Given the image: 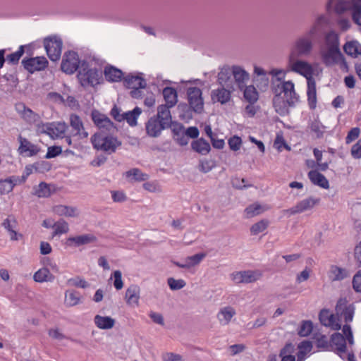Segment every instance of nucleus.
I'll use <instances>...</instances> for the list:
<instances>
[{"label":"nucleus","instance_id":"obj_5","mask_svg":"<svg viewBox=\"0 0 361 361\" xmlns=\"http://www.w3.org/2000/svg\"><path fill=\"white\" fill-rule=\"evenodd\" d=\"M91 142L94 149L112 154L116 152L118 147L121 145V142L113 136H103L95 133L91 137Z\"/></svg>","mask_w":361,"mask_h":361},{"label":"nucleus","instance_id":"obj_17","mask_svg":"<svg viewBox=\"0 0 361 361\" xmlns=\"http://www.w3.org/2000/svg\"><path fill=\"white\" fill-rule=\"evenodd\" d=\"M70 126L72 128L71 135L78 137V139L87 138L89 134L85 130L83 123L79 116L72 114L70 115Z\"/></svg>","mask_w":361,"mask_h":361},{"label":"nucleus","instance_id":"obj_25","mask_svg":"<svg viewBox=\"0 0 361 361\" xmlns=\"http://www.w3.org/2000/svg\"><path fill=\"white\" fill-rule=\"evenodd\" d=\"M96 238L92 234L71 236L66 239V245L69 247H79L94 242Z\"/></svg>","mask_w":361,"mask_h":361},{"label":"nucleus","instance_id":"obj_62","mask_svg":"<svg viewBox=\"0 0 361 361\" xmlns=\"http://www.w3.org/2000/svg\"><path fill=\"white\" fill-rule=\"evenodd\" d=\"M62 152V149L59 146H52L48 147L47 152L45 155L46 159H51L59 155Z\"/></svg>","mask_w":361,"mask_h":361},{"label":"nucleus","instance_id":"obj_36","mask_svg":"<svg viewBox=\"0 0 361 361\" xmlns=\"http://www.w3.org/2000/svg\"><path fill=\"white\" fill-rule=\"evenodd\" d=\"M192 149L202 155L207 154L211 149L209 143L203 138H199L191 143Z\"/></svg>","mask_w":361,"mask_h":361},{"label":"nucleus","instance_id":"obj_34","mask_svg":"<svg viewBox=\"0 0 361 361\" xmlns=\"http://www.w3.org/2000/svg\"><path fill=\"white\" fill-rule=\"evenodd\" d=\"M54 279V276L46 267L39 269L33 275L34 281L37 283L52 282Z\"/></svg>","mask_w":361,"mask_h":361},{"label":"nucleus","instance_id":"obj_48","mask_svg":"<svg viewBox=\"0 0 361 361\" xmlns=\"http://www.w3.org/2000/svg\"><path fill=\"white\" fill-rule=\"evenodd\" d=\"M34 194L39 197H47L51 195V190L48 184L41 182L34 188Z\"/></svg>","mask_w":361,"mask_h":361},{"label":"nucleus","instance_id":"obj_1","mask_svg":"<svg viewBox=\"0 0 361 361\" xmlns=\"http://www.w3.org/2000/svg\"><path fill=\"white\" fill-rule=\"evenodd\" d=\"M269 74L274 77L271 81V91L274 94L273 106L279 115L284 116L299 102L300 97L295 92L294 83L284 80L286 73L283 70L273 69Z\"/></svg>","mask_w":361,"mask_h":361},{"label":"nucleus","instance_id":"obj_3","mask_svg":"<svg viewBox=\"0 0 361 361\" xmlns=\"http://www.w3.org/2000/svg\"><path fill=\"white\" fill-rule=\"evenodd\" d=\"M326 8L339 14L350 9L353 22L361 27V0H329Z\"/></svg>","mask_w":361,"mask_h":361},{"label":"nucleus","instance_id":"obj_61","mask_svg":"<svg viewBox=\"0 0 361 361\" xmlns=\"http://www.w3.org/2000/svg\"><path fill=\"white\" fill-rule=\"evenodd\" d=\"M214 167V164L210 160H202L199 165L200 171L204 173L209 172Z\"/></svg>","mask_w":361,"mask_h":361},{"label":"nucleus","instance_id":"obj_64","mask_svg":"<svg viewBox=\"0 0 361 361\" xmlns=\"http://www.w3.org/2000/svg\"><path fill=\"white\" fill-rule=\"evenodd\" d=\"M351 154L355 159L361 158V140L353 145L351 148Z\"/></svg>","mask_w":361,"mask_h":361},{"label":"nucleus","instance_id":"obj_39","mask_svg":"<svg viewBox=\"0 0 361 361\" xmlns=\"http://www.w3.org/2000/svg\"><path fill=\"white\" fill-rule=\"evenodd\" d=\"M104 76L110 82H118L123 77V72L113 66H107L104 69Z\"/></svg>","mask_w":361,"mask_h":361},{"label":"nucleus","instance_id":"obj_51","mask_svg":"<svg viewBox=\"0 0 361 361\" xmlns=\"http://www.w3.org/2000/svg\"><path fill=\"white\" fill-rule=\"evenodd\" d=\"M269 225V221L266 219H262L254 224L250 228L252 235H257L259 233L265 231Z\"/></svg>","mask_w":361,"mask_h":361},{"label":"nucleus","instance_id":"obj_9","mask_svg":"<svg viewBox=\"0 0 361 361\" xmlns=\"http://www.w3.org/2000/svg\"><path fill=\"white\" fill-rule=\"evenodd\" d=\"M81 61L79 60L78 53L73 51L66 52L63 55L61 68L62 71L67 74H73L79 71Z\"/></svg>","mask_w":361,"mask_h":361},{"label":"nucleus","instance_id":"obj_58","mask_svg":"<svg viewBox=\"0 0 361 361\" xmlns=\"http://www.w3.org/2000/svg\"><path fill=\"white\" fill-rule=\"evenodd\" d=\"M254 81L255 82L257 86L260 90H266L268 87L269 83V80L267 74L262 75L260 77H255Z\"/></svg>","mask_w":361,"mask_h":361},{"label":"nucleus","instance_id":"obj_14","mask_svg":"<svg viewBox=\"0 0 361 361\" xmlns=\"http://www.w3.org/2000/svg\"><path fill=\"white\" fill-rule=\"evenodd\" d=\"M320 202L319 198L309 197L298 202L294 207L285 210L290 215L300 214L306 211L310 210Z\"/></svg>","mask_w":361,"mask_h":361},{"label":"nucleus","instance_id":"obj_46","mask_svg":"<svg viewBox=\"0 0 361 361\" xmlns=\"http://www.w3.org/2000/svg\"><path fill=\"white\" fill-rule=\"evenodd\" d=\"M80 300V295L75 290H68L65 294V303L67 306L72 307L78 305Z\"/></svg>","mask_w":361,"mask_h":361},{"label":"nucleus","instance_id":"obj_11","mask_svg":"<svg viewBox=\"0 0 361 361\" xmlns=\"http://www.w3.org/2000/svg\"><path fill=\"white\" fill-rule=\"evenodd\" d=\"M323 63L330 67L339 63H344L345 59L340 49H322L320 51Z\"/></svg>","mask_w":361,"mask_h":361},{"label":"nucleus","instance_id":"obj_33","mask_svg":"<svg viewBox=\"0 0 361 361\" xmlns=\"http://www.w3.org/2000/svg\"><path fill=\"white\" fill-rule=\"evenodd\" d=\"M350 276L349 271L336 265H332L329 271V277L333 281H342Z\"/></svg>","mask_w":361,"mask_h":361},{"label":"nucleus","instance_id":"obj_56","mask_svg":"<svg viewBox=\"0 0 361 361\" xmlns=\"http://www.w3.org/2000/svg\"><path fill=\"white\" fill-rule=\"evenodd\" d=\"M355 306L353 304H350L348 309L339 314L343 317L346 324L350 323L353 321L355 314Z\"/></svg>","mask_w":361,"mask_h":361},{"label":"nucleus","instance_id":"obj_30","mask_svg":"<svg viewBox=\"0 0 361 361\" xmlns=\"http://www.w3.org/2000/svg\"><path fill=\"white\" fill-rule=\"evenodd\" d=\"M308 178L314 185H317L324 189H328L329 188V180L323 174L318 172L317 171H310L308 173Z\"/></svg>","mask_w":361,"mask_h":361},{"label":"nucleus","instance_id":"obj_63","mask_svg":"<svg viewBox=\"0 0 361 361\" xmlns=\"http://www.w3.org/2000/svg\"><path fill=\"white\" fill-rule=\"evenodd\" d=\"M352 283L355 291L361 293V269L355 274Z\"/></svg>","mask_w":361,"mask_h":361},{"label":"nucleus","instance_id":"obj_42","mask_svg":"<svg viewBox=\"0 0 361 361\" xmlns=\"http://www.w3.org/2000/svg\"><path fill=\"white\" fill-rule=\"evenodd\" d=\"M294 350V345L292 343L286 344L279 353L281 361H295V357L293 355Z\"/></svg>","mask_w":361,"mask_h":361},{"label":"nucleus","instance_id":"obj_57","mask_svg":"<svg viewBox=\"0 0 361 361\" xmlns=\"http://www.w3.org/2000/svg\"><path fill=\"white\" fill-rule=\"evenodd\" d=\"M348 302L345 298H341L336 303L335 310L338 317L339 314L344 312L349 307Z\"/></svg>","mask_w":361,"mask_h":361},{"label":"nucleus","instance_id":"obj_8","mask_svg":"<svg viewBox=\"0 0 361 361\" xmlns=\"http://www.w3.org/2000/svg\"><path fill=\"white\" fill-rule=\"evenodd\" d=\"M67 129L64 122L47 123L38 125V132L45 133L52 138H63Z\"/></svg>","mask_w":361,"mask_h":361},{"label":"nucleus","instance_id":"obj_32","mask_svg":"<svg viewBox=\"0 0 361 361\" xmlns=\"http://www.w3.org/2000/svg\"><path fill=\"white\" fill-rule=\"evenodd\" d=\"M124 84L128 88H145L146 82L140 75H128L124 78Z\"/></svg>","mask_w":361,"mask_h":361},{"label":"nucleus","instance_id":"obj_23","mask_svg":"<svg viewBox=\"0 0 361 361\" xmlns=\"http://www.w3.org/2000/svg\"><path fill=\"white\" fill-rule=\"evenodd\" d=\"M234 90L227 88L221 86L216 90L212 91L211 97L214 102H219L224 104L230 101L231 97V92Z\"/></svg>","mask_w":361,"mask_h":361},{"label":"nucleus","instance_id":"obj_12","mask_svg":"<svg viewBox=\"0 0 361 361\" xmlns=\"http://www.w3.org/2000/svg\"><path fill=\"white\" fill-rule=\"evenodd\" d=\"M190 106L195 112L201 113L204 107L202 90L197 87H189L187 91Z\"/></svg>","mask_w":361,"mask_h":361},{"label":"nucleus","instance_id":"obj_20","mask_svg":"<svg viewBox=\"0 0 361 361\" xmlns=\"http://www.w3.org/2000/svg\"><path fill=\"white\" fill-rule=\"evenodd\" d=\"M145 128L147 135L152 137L159 136L163 130L168 128L154 116L148 120L146 123Z\"/></svg>","mask_w":361,"mask_h":361},{"label":"nucleus","instance_id":"obj_47","mask_svg":"<svg viewBox=\"0 0 361 361\" xmlns=\"http://www.w3.org/2000/svg\"><path fill=\"white\" fill-rule=\"evenodd\" d=\"M52 228L54 231L52 236L59 235L64 233H67L69 231V226L68 223L63 219H61L53 224Z\"/></svg>","mask_w":361,"mask_h":361},{"label":"nucleus","instance_id":"obj_10","mask_svg":"<svg viewBox=\"0 0 361 361\" xmlns=\"http://www.w3.org/2000/svg\"><path fill=\"white\" fill-rule=\"evenodd\" d=\"M262 276L259 270H247L233 272L231 278L235 283H250L259 280Z\"/></svg>","mask_w":361,"mask_h":361},{"label":"nucleus","instance_id":"obj_60","mask_svg":"<svg viewBox=\"0 0 361 361\" xmlns=\"http://www.w3.org/2000/svg\"><path fill=\"white\" fill-rule=\"evenodd\" d=\"M342 331L349 344L353 345L354 343V339L350 325L348 324H345L342 328Z\"/></svg>","mask_w":361,"mask_h":361},{"label":"nucleus","instance_id":"obj_24","mask_svg":"<svg viewBox=\"0 0 361 361\" xmlns=\"http://www.w3.org/2000/svg\"><path fill=\"white\" fill-rule=\"evenodd\" d=\"M140 295V288L137 285H130L126 290V303L131 307H137Z\"/></svg>","mask_w":361,"mask_h":361},{"label":"nucleus","instance_id":"obj_2","mask_svg":"<svg viewBox=\"0 0 361 361\" xmlns=\"http://www.w3.org/2000/svg\"><path fill=\"white\" fill-rule=\"evenodd\" d=\"M324 21L325 17L319 16L311 27L294 41L289 55L301 57L309 56L312 52L314 42L319 32L320 25Z\"/></svg>","mask_w":361,"mask_h":361},{"label":"nucleus","instance_id":"obj_40","mask_svg":"<svg viewBox=\"0 0 361 361\" xmlns=\"http://www.w3.org/2000/svg\"><path fill=\"white\" fill-rule=\"evenodd\" d=\"M331 341L333 345L336 346L338 353H345L346 350L345 338L341 333H334L331 337Z\"/></svg>","mask_w":361,"mask_h":361},{"label":"nucleus","instance_id":"obj_45","mask_svg":"<svg viewBox=\"0 0 361 361\" xmlns=\"http://www.w3.org/2000/svg\"><path fill=\"white\" fill-rule=\"evenodd\" d=\"M325 43V49H340L338 37L334 32H330L326 35Z\"/></svg>","mask_w":361,"mask_h":361},{"label":"nucleus","instance_id":"obj_35","mask_svg":"<svg viewBox=\"0 0 361 361\" xmlns=\"http://www.w3.org/2000/svg\"><path fill=\"white\" fill-rule=\"evenodd\" d=\"M95 325L100 329H110L114 327L115 320L108 316L97 314L94 318Z\"/></svg>","mask_w":361,"mask_h":361},{"label":"nucleus","instance_id":"obj_44","mask_svg":"<svg viewBox=\"0 0 361 361\" xmlns=\"http://www.w3.org/2000/svg\"><path fill=\"white\" fill-rule=\"evenodd\" d=\"M346 54L357 57L361 54V46L357 42H348L343 47Z\"/></svg>","mask_w":361,"mask_h":361},{"label":"nucleus","instance_id":"obj_55","mask_svg":"<svg viewBox=\"0 0 361 361\" xmlns=\"http://www.w3.org/2000/svg\"><path fill=\"white\" fill-rule=\"evenodd\" d=\"M312 322L311 321H303L298 331L301 336H309L312 331Z\"/></svg>","mask_w":361,"mask_h":361},{"label":"nucleus","instance_id":"obj_41","mask_svg":"<svg viewBox=\"0 0 361 361\" xmlns=\"http://www.w3.org/2000/svg\"><path fill=\"white\" fill-rule=\"evenodd\" d=\"M243 90L244 98L248 103L253 104L258 100L259 94L253 85H245Z\"/></svg>","mask_w":361,"mask_h":361},{"label":"nucleus","instance_id":"obj_15","mask_svg":"<svg viewBox=\"0 0 361 361\" xmlns=\"http://www.w3.org/2000/svg\"><path fill=\"white\" fill-rule=\"evenodd\" d=\"M16 111L21 117L30 124H36L38 131V125L43 124L41 121V117L38 114L35 113L32 109L25 106L23 104H19L16 106Z\"/></svg>","mask_w":361,"mask_h":361},{"label":"nucleus","instance_id":"obj_43","mask_svg":"<svg viewBox=\"0 0 361 361\" xmlns=\"http://www.w3.org/2000/svg\"><path fill=\"white\" fill-rule=\"evenodd\" d=\"M141 112V109L139 107H135L132 111L124 112V121H126L129 126H135L137 125V118Z\"/></svg>","mask_w":361,"mask_h":361},{"label":"nucleus","instance_id":"obj_6","mask_svg":"<svg viewBox=\"0 0 361 361\" xmlns=\"http://www.w3.org/2000/svg\"><path fill=\"white\" fill-rule=\"evenodd\" d=\"M301 56H288V68L289 71L304 76L307 81L314 79V69L312 66L306 61L301 60Z\"/></svg>","mask_w":361,"mask_h":361},{"label":"nucleus","instance_id":"obj_38","mask_svg":"<svg viewBox=\"0 0 361 361\" xmlns=\"http://www.w3.org/2000/svg\"><path fill=\"white\" fill-rule=\"evenodd\" d=\"M54 212L59 216H64L66 217H75L78 215L75 207L62 204L54 207Z\"/></svg>","mask_w":361,"mask_h":361},{"label":"nucleus","instance_id":"obj_37","mask_svg":"<svg viewBox=\"0 0 361 361\" xmlns=\"http://www.w3.org/2000/svg\"><path fill=\"white\" fill-rule=\"evenodd\" d=\"M163 96L166 103L165 106H174L178 102L176 90L171 87H166L163 90Z\"/></svg>","mask_w":361,"mask_h":361},{"label":"nucleus","instance_id":"obj_18","mask_svg":"<svg viewBox=\"0 0 361 361\" xmlns=\"http://www.w3.org/2000/svg\"><path fill=\"white\" fill-rule=\"evenodd\" d=\"M319 319L322 325L333 330L338 331L341 329L338 317L331 313L329 310L322 309L319 314Z\"/></svg>","mask_w":361,"mask_h":361},{"label":"nucleus","instance_id":"obj_54","mask_svg":"<svg viewBox=\"0 0 361 361\" xmlns=\"http://www.w3.org/2000/svg\"><path fill=\"white\" fill-rule=\"evenodd\" d=\"M167 283L172 290H178L184 288L186 285L183 279H175L174 278H169Z\"/></svg>","mask_w":361,"mask_h":361},{"label":"nucleus","instance_id":"obj_52","mask_svg":"<svg viewBox=\"0 0 361 361\" xmlns=\"http://www.w3.org/2000/svg\"><path fill=\"white\" fill-rule=\"evenodd\" d=\"M126 176H132L136 181H144L148 179V175L142 173L139 169H133L127 171Z\"/></svg>","mask_w":361,"mask_h":361},{"label":"nucleus","instance_id":"obj_28","mask_svg":"<svg viewBox=\"0 0 361 361\" xmlns=\"http://www.w3.org/2000/svg\"><path fill=\"white\" fill-rule=\"evenodd\" d=\"M170 108H171V106L159 105L157 108V114L154 116L167 128L171 127L172 123V118L169 110Z\"/></svg>","mask_w":361,"mask_h":361},{"label":"nucleus","instance_id":"obj_16","mask_svg":"<svg viewBox=\"0 0 361 361\" xmlns=\"http://www.w3.org/2000/svg\"><path fill=\"white\" fill-rule=\"evenodd\" d=\"M27 175L21 176H12L5 179H0V192L1 194H8L13 188L23 183L27 179Z\"/></svg>","mask_w":361,"mask_h":361},{"label":"nucleus","instance_id":"obj_50","mask_svg":"<svg viewBox=\"0 0 361 361\" xmlns=\"http://www.w3.org/2000/svg\"><path fill=\"white\" fill-rule=\"evenodd\" d=\"M25 52V46L21 45L19 47L18 51L7 55V62L12 65L18 64L20 59L22 57Z\"/></svg>","mask_w":361,"mask_h":361},{"label":"nucleus","instance_id":"obj_53","mask_svg":"<svg viewBox=\"0 0 361 361\" xmlns=\"http://www.w3.org/2000/svg\"><path fill=\"white\" fill-rule=\"evenodd\" d=\"M262 212V206L259 204H251L245 209V213L247 218L253 217L256 215L261 214Z\"/></svg>","mask_w":361,"mask_h":361},{"label":"nucleus","instance_id":"obj_29","mask_svg":"<svg viewBox=\"0 0 361 361\" xmlns=\"http://www.w3.org/2000/svg\"><path fill=\"white\" fill-rule=\"evenodd\" d=\"M236 312L233 307L226 306L220 309L217 314V319L221 325H227L235 315Z\"/></svg>","mask_w":361,"mask_h":361},{"label":"nucleus","instance_id":"obj_13","mask_svg":"<svg viewBox=\"0 0 361 361\" xmlns=\"http://www.w3.org/2000/svg\"><path fill=\"white\" fill-rule=\"evenodd\" d=\"M23 68L30 73L40 71L47 68L48 61L44 56L23 59L21 62Z\"/></svg>","mask_w":361,"mask_h":361},{"label":"nucleus","instance_id":"obj_4","mask_svg":"<svg viewBox=\"0 0 361 361\" xmlns=\"http://www.w3.org/2000/svg\"><path fill=\"white\" fill-rule=\"evenodd\" d=\"M77 77L82 87H94L99 83L102 73L97 68H90L86 61H82Z\"/></svg>","mask_w":361,"mask_h":361},{"label":"nucleus","instance_id":"obj_19","mask_svg":"<svg viewBox=\"0 0 361 361\" xmlns=\"http://www.w3.org/2000/svg\"><path fill=\"white\" fill-rule=\"evenodd\" d=\"M94 123L100 129L111 132L115 128L114 123L106 115L101 114L97 110H93L91 114Z\"/></svg>","mask_w":361,"mask_h":361},{"label":"nucleus","instance_id":"obj_26","mask_svg":"<svg viewBox=\"0 0 361 361\" xmlns=\"http://www.w3.org/2000/svg\"><path fill=\"white\" fill-rule=\"evenodd\" d=\"M20 146L18 152L20 154H25L27 156L32 157L36 155L39 151V147L30 142L27 139L23 137L21 135L18 137Z\"/></svg>","mask_w":361,"mask_h":361},{"label":"nucleus","instance_id":"obj_31","mask_svg":"<svg viewBox=\"0 0 361 361\" xmlns=\"http://www.w3.org/2000/svg\"><path fill=\"white\" fill-rule=\"evenodd\" d=\"M307 100L311 109H314L317 104L316 82L314 78L307 81Z\"/></svg>","mask_w":361,"mask_h":361},{"label":"nucleus","instance_id":"obj_49","mask_svg":"<svg viewBox=\"0 0 361 361\" xmlns=\"http://www.w3.org/2000/svg\"><path fill=\"white\" fill-rule=\"evenodd\" d=\"M205 257L206 254L204 253H197L186 257L185 262L186 265H188L187 269L198 265Z\"/></svg>","mask_w":361,"mask_h":361},{"label":"nucleus","instance_id":"obj_59","mask_svg":"<svg viewBox=\"0 0 361 361\" xmlns=\"http://www.w3.org/2000/svg\"><path fill=\"white\" fill-rule=\"evenodd\" d=\"M228 145L231 150L237 151L240 149L242 145V140L240 137L234 135L228 140Z\"/></svg>","mask_w":361,"mask_h":361},{"label":"nucleus","instance_id":"obj_27","mask_svg":"<svg viewBox=\"0 0 361 361\" xmlns=\"http://www.w3.org/2000/svg\"><path fill=\"white\" fill-rule=\"evenodd\" d=\"M2 226L8 232L11 240H18L23 238V235L16 231L17 222L14 218H6Z\"/></svg>","mask_w":361,"mask_h":361},{"label":"nucleus","instance_id":"obj_7","mask_svg":"<svg viewBox=\"0 0 361 361\" xmlns=\"http://www.w3.org/2000/svg\"><path fill=\"white\" fill-rule=\"evenodd\" d=\"M44 46L51 61H56L59 60L63 46L61 38L56 36L46 37L44 39Z\"/></svg>","mask_w":361,"mask_h":361},{"label":"nucleus","instance_id":"obj_22","mask_svg":"<svg viewBox=\"0 0 361 361\" xmlns=\"http://www.w3.org/2000/svg\"><path fill=\"white\" fill-rule=\"evenodd\" d=\"M232 73L235 83L240 90H243V89L245 87L246 82L250 79L249 73L244 68L239 66H233Z\"/></svg>","mask_w":361,"mask_h":361},{"label":"nucleus","instance_id":"obj_21","mask_svg":"<svg viewBox=\"0 0 361 361\" xmlns=\"http://www.w3.org/2000/svg\"><path fill=\"white\" fill-rule=\"evenodd\" d=\"M232 67L225 66L220 69L218 73V82L221 86L235 90L234 82L232 79Z\"/></svg>","mask_w":361,"mask_h":361}]
</instances>
